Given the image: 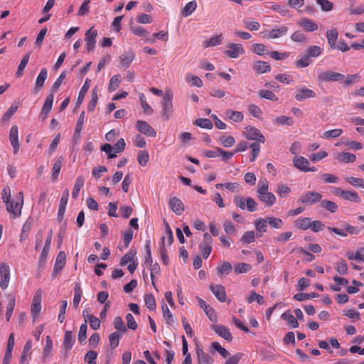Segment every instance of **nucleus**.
Segmentation results:
<instances>
[{
  "mask_svg": "<svg viewBox=\"0 0 364 364\" xmlns=\"http://www.w3.org/2000/svg\"><path fill=\"white\" fill-rule=\"evenodd\" d=\"M243 135L248 140L256 141L250 144L252 157L255 159L260 152L259 144L265 142V137L258 129L252 126L246 127Z\"/></svg>",
  "mask_w": 364,
  "mask_h": 364,
  "instance_id": "1",
  "label": "nucleus"
},
{
  "mask_svg": "<svg viewBox=\"0 0 364 364\" xmlns=\"http://www.w3.org/2000/svg\"><path fill=\"white\" fill-rule=\"evenodd\" d=\"M124 147L125 141L123 138H121L113 146L109 144H105L101 146V151L107 154L108 159H112L117 156V153L122 152Z\"/></svg>",
  "mask_w": 364,
  "mask_h": 364,
  "instance_id": "2",
  "label": "nucleus"
},
{
  "mask_svg": "<svg viewBox=\"0 0 364 364\" xmlns=\"http://www.w3.org/2000/svg\"><path fill=\"white\" fill-rule=\"evenodd\" d=\"M316 97L314 90L308 88L306 86H297L294 93V99L298 102H302L307 99H313Z\"/></svg>",
  "mask_w": 364,
  "mask_h": 364,
  "instance_id": "3",
  "label": "nucleus"
},
{
  "mask_svg": "<svg viewBox=\"0 0 364 364\" xmlns=\"http://www.w3.org/2000/svg\"><path fill=\"white\" fill-rule=\"evenodd\" d=\"M333 193L335 196L341 197L345 200L359 203L361 199L358 196V193L355 191H346L338 187H335L333 191Z\"/></svg>",
  "mask_w": 364,
  "mask_h": 364,
  "instance_id": "4",
  "label": "nucleus"
},
{
  "mask_svg": "<svg viewBox=\"0 0 364 364\" xmlns=\"http://www.w3.org/2000/svg\"><path fill=\"white\" fill-rule=\"evenodd\" d=\"M172 99H173V96L169 92H166L163 97L162 117L166 120H168L173 113Z\"/></svg>",
  "mask_w": 364,
  "mask_h": 364,
  "instance_id": "5",
  "label": "nucleus"
},
{
  "mask_svg": "<svg viewBox=\"0 0 364 364\" xmlns=\"http://www.w3.org/2000/svg\"><path fill=\"white\" fill-rule=\"evenodd\" d=\"M345 78V75L340 73H336L332 70H327L320 73L318 75V81L319 82H337L341 81Z\"/></svg>",
  "mask_w": 364,
  "mask_h": 364,
  "instance_id": "6",
  "label": "nucleus"
},
{
  "mask_svg": "<svg viewBox=\"0 0 364 364\" xmlns=\"http://www.w3.org/2000/svg\"><path fill=\"white\" fill-rule=\"evenodd\" d=\"M289 28L286 26H279L274 27L272 30L262 32L264 37L268 39H274L283 37L288 33Z\"/></svg>",
  "mask_w": 364,
  "mask_h": 364,
  "instance_id": "7",
  "label": "nucleus"
},
{
  "mask_svg": "<svg viewBox=\"0 0 364 364\" xmlns=\"http://www.w3.org/2000/svg\"><path fill=\"white\" fill-rule=\"evenodd\" d=\"M136 128L139 132L147 136L156 137V136L154 129L146 121L138 120L136 123Z\"/></svg>",
  "mask_w": 364,
  "mask_h": 364,
  "instance_id": "8",
  "label": "nucleus"
},
{
  "mask_svg": "<svg viewBox=\"0 0 364 364\" xmlns=\"http://www.w3.org/2000/svg\"><path fill=\"white\" fill-rule=\"evenodd\" d=\"M343 227L346 232H345L343 230L338 229L336 228L328 227L327 228L331 232H334L335 234L342 237L347 236V232L350 235H358L360 232L357 227L350 225L349 224H344Z\"/></svg>",
  "mask_w": 364,
  "mask_h": 364,
  "instance_id": "9",
  "label": "nucleus"
},
{
  "mask_svg": "<svg viewBox=\"0 0 364 364\" xmlns=\"http://www.w3.org/2000/svg\"><path fill=\"white\" fill-rule=\"evenodd\" d=\"M97 36V31L91 27L85 33L86 49L87 52L94 50L96 43V37Z\"/></svg>",
  "mask_w": 364,
  "mask_h": 364,
  "instance_id": "10",
  "label": "nucleus"
},
{
  "mask_svg": "<svg viewBox=\"0 0 364 364\" xmlns=\"http://www.w3.org/2000/svg\"><path fill=\"white\" fill-rule=\"evenodd\" d=\"M41 291L40 289L37 290L36 294L32 300L31 304V316L33 320L38 317L41 310Z\"/></svg>",
  "mask_w": 364,
  "mask_h": 364,
  "instance_id": "11",
  "label": "nucleus"
},
{
  "mask_svg": "<svg viewBox=\"0 0 364 364\" xmlns=\"http://www.w3.org/2000/svg\"><path fill=\"white\" fill-rule=\"evenodd\" d=\"M75 341V340L73 336L72 332L70 331H66L65 332L62 345V350L63 351L65 358L68 356V352L72 349Z\"/></svg>",
  "mask_w": 364,
  "mask_h": 364,
  "instance_id": "12",
  "label": "nucleus"
},
{
  "mask_svg": "<svg viewBox=\"0 0 364 364\" xmlns=\"http://www.w3.org/2000/svg\"><path fill=\"white\" fill-rule=\"evenodd\" d=\"M0 287L2 289H6L9 282L10 269L9 265L5 263L0 264Z\"/></svg>",
  "mask_w": 364,
  "mask_h": 364,
  "instance_id": "13",
  "label": "nucleus"
},
{
  "mask_svg": "<svg viewBox=\"0 0 364 364\" xmlns=\"http://www.w3.org/2000/svg\"><path fill=\"white\" fill-rule=\"evenodd\" d=\"M19 199L21 200L20 202H15L12 200L11 203H8L6 205V210L8 212L12 213L14 215V217H18L21 215V210L23 205V195L22 192H19Z\"/></svg>",
  "mask_w": 364,
  "mask_h": 364,
  "instance_id": "14",
  "label": "nucleus"
},
{
  "mask_svg": "<svg viewBox=\"0 0 364 364\" xmlns=\"http://www.w3.org/2000/svg\"><path fill=\"white\" fill-rule=\"evenodd\" d=\"M197 300L200 307L205 311L208 318L211 321L217 322L218 319L215 310L201 298L197 297Z\"/></svg>",
  "mask_w": 364,
  "mask_h": 364,
  "instance_id": "15",
  "label": "nucleus"
},
{
  "mask_svg": "<svg viewBox=\"0 0 364 364\" xmlns=\"http://www.w3.org/2000/svg\"><path fill=\"white\" fill-rule=\"evenodd\" d=\"M211 329L214 331L218 336L223 338L228 341H232V334L226 326L223 325H215L213 324L211 326Z\"/></svg>",
  "mask_w": 364,
  "mask_h": 364,
  "instance_id": "16",
  "label": "nucleus"
},
{
  "mask_svg": "<svg viewBox=\"0 0 364 364\" xmlns=\"http://www.w3.org/2000/svg\"><path fill=\"white\" fill-rule=\"evenodd\" d=\"M228 48L229 49L226 50L225 53L230 58H237L240 54L245 53V50L240 43H230Z\"/></svg>",
  "mask_w": 364,
  "mask_h": 364,
  "instance_id": "17",
  "label": "nucleus"
},
{
  "mask_svg": "<svg viewBox=\"0 0 364 364\" xmlns=\"http://www.w3.org/2000/svg\"><path fill=\"white\" fill-rule=\"evenodd\" d=\"M322 195L316 191L308 192L301 196L300 201L302 203H310L313 204L316 202L321 201Z\"/></svg>",
  "mask_w": 364,
  "mask_h": 364,
  "instance_id": "18",
  "label": "nucleus"
},
{
  "mask_svg": "<svg viewBox=\"0 0 364 364\" xmlns=\"http://www.w3.org/2000/svg\"><path fill=\"white\" fill-rule=\"evenodd\" d=\"M68 197H69V191H68V189H65L64 191L63 192V194H62V196L60 198L58 212V220L60 222L62 221V220L63 218V216H64V214L65 212L66 205H67L68 200Z\"/></svg>",
  "mask_w": 364,
  "mask_h": 364,
  "instance_id": "19",
  "label": "nucleus"
},
{
  "mask_svg": "<svg viewBox=\"0 0 364 364\" xmlns=\"http://www.w3.org/2000/svg\"><path fill=\"white\" fill-rule=\"evenodd\" d=\"M210 290L216 296L220 302H225L227 299L225 287L221 284H212L210 286Z\"/></svg>",
  "mask_w": 364,
  "mask_h": 364,
  "instance_id": "20",
  "label": "nucleus"
},
{
  "mask_svg": "<svg viewBox=\"0 0 364 364\" xmlns=\"http://www.w3.org/2000/svg\"><path fill=\"white\" fill-rule=\"evenodd\" d=\"M54 100V95L53 93H50L47 95L45 102L42 107L40 116L43 118V119H46L48 117V113L52 109L53 103Z\"/></svg>",
  "mask_w": 364,
  "mask_h": 364,
  "instance_id": "21",
  "label": "nucleus"
},
{
  "mask_svg": "<svg viewBox=\"0 0 364 364\" xmlns=\"http://www.w3.org/2000/svg\"><path fill=\"white\" fill-rule=\"evenodd\" d=\"M298 25L306 32H313L318 29L317 24L309 18H302L298 22Z\"/></svg>",
  "mask_w": 364,
  "mask_h": 364,
  "instance_id": "22",
  "label": "nucleus"
},
{
  "mask_svg": "<svg viewBox=\"0 0 364 364\" xmlns=\"http://www.w3.org/2000/svg\"><path fill=\"white\" fill-rule=\"evenodd\" d=\"M9 139L11 146L14 149V152H16L19 149V141H18V131L16 125H13L10 129Z\"/></svg>",
  "mask_w": 364,
  "mask_h": 364,
  "instance_id": "23",
  "label": "nucleus"
},
{
  "mask_svg": "<svg viewBox=\"0 0 364 364\" xmlns=\"http://www.w3.org/2000/svg\"><path fill=\"white\" fill-rule=\"evenodd\" d=\"M171 209L177 215H180L184 210V205L177 197H173L168 202Z\"/></svg>",
  "mask_w": 364,
  "mask_h": 364,
  "instance_id": "24",
  "label": "nucleus"
},
{
  "mask_svg": "<svg viewBox=\"0 0 364 364\" xmlns=\"http://www.w3.org/2000/svg\"><path fill=\"white\" fill-rule=\"evenodd\" d=\"M134 58L135 55L133 51H129L122 54L121 56H119V63L121 67L123 68H127L132 63Z\"/></svg>",
  "mask_w": 364,
  "mask_h": 364,
  "instance_id": "25",
  "label": "nucleus"
},
{
  "mask_svg": "<svg viewBox=\"0 0 364 364\" xmlns=\"http://www.w3.org/2000/svg\"><path fill=\"white\" fill-rule=\"evenodd\" d=\"M196 353L198 364H212L214 362V359L203 349L198 348Z\"/></svg>",
  "mask_w": 364,
  "mask_h": 364,
  "instance_id": "26",
  "label": "nucleus"
},
{
  "mask_svg": "<svg viewBox=\"0 0 364 364\" xmlns=\"http://www.w3.org/2000/svg\"><path fill=\"white\" fill-rule=\"evenodd\" d=\"M32 342L31 340L26 341L20 358V364H28L27 358L31 354Z\"/></svg>",
  "mask_w": 364,
  "mask_h": 364,
  "instance_id": "27",
  "label": "nucleus"
},
{
  "mask_svg": "<svg viewBox=\"0 0 364 364\" xmlns=\"http://www.w3.org/2000/svg\"><path fill=\"white\" fill-rule=\"evenodd\" d=\"M293 163L296 168L304 172L317 171L316 167L309 166V161H293Z\"/></svg>",
  "mask_w": 364,
  "mask_h": 364,
  "instance_id": "28",
  "label": "nucleus"
},
{
  "mask_svg": "<svg viewBox=\"0 0 364 364\" xmlns=\"http://www.w3.org/2000/svg\"><path fill=\"white\" fill-rule=\"evenodd\" d=\"M338 33L336 28L328 30L326 31V37L328 43L333 49L336 48V40L338 38Z\"/></svg>",
  "mask_w": 364,
  "mask_h": 364,
  "instance_id": "29",
  "label": "nucleus"
},
{
  "mask_svg": "<svg viewBox=\"0 0 364 364\" xmlns=\"http://www.w3.org/2000/svg\"><path fill=\"white\" fill-rule=\"evenodd\" d=\"M47 77H48L47 69L43 68L41 70V71L36 80L35 85H36V89L37 90L41 89L43 87L44 82H45Z\"/></svg>",
  "mask_w": 364,
  "mask_h": 364,
  "instance_id": "30",
  "label": "nucleus"
},
{
  "mask_svg": "<svg viewBox=\"0 0 364 364\" xmlns=\"http://www.w3.org/2000/svg\"><path fill=\"white\" fill-rule=\"evenodd\" d=\"M253 69L259 73H264L271 70V66L267 62L259 60L255 63Z\"/></svg>",
  "mask_w": 364,
  "mask_h": 364,
  "instance_id": "31",
  "label": "nucleus"
},
{
  "mask_svg": "<svg viewBox=\"0 0 364 364\" xmlns=\"http://www.w3.org/2000/svg\"><path fill=\"white\" fill-rule=\"evenodd\" d=\"M281 318L283 320L287 321L292 328H296L299 326L297 319L291 314L290 310L284 312L282 314Z\"/></svg>",
  "mask_w": 364,
  "mask_h": 364,
  "instance_id": "32",
  "label": "nucleus"
},
{
  "mask_svg": "<svg viewBox=\"0 0 364 364\" xmlns=\"http://www.w3.org/2000/svg\"><path fill=\"white\" fill-rule=\"evenodd\" d=\"M6 296L9 299V303L6 306V321H9L15 307V296L11 294H7Z\"/></svg>",
  "mask_w": 364,
  "mask_h": 364,
  "instance_id": "33",
  "label": "nucleus"
},
{
  "mask_svg": "<svg viewBox=\"0 0 364 364\" xmlns=\"http://www.w3.org/2000/svg\"><path fill=\"white\" fill-rule=\"evenodd\" d=\"M122 336V333L118 331L113 332L109 336V345L112 349H114L119 346Z\"/></svg>",
  "mask_w": 364,
  "mask_h": 364,
  "instance_id": "34",
  "label": "nucleus"
},
{
  "mask_svg": "<svg viewBox=\"0 0 364 364\" xmlns=\"http://www.w3.org/2000/svg\"><path fill=\"white\" fill-rule=\"evenodd\" d=\"M139 98L140 104L143 109L144 112L146 114H153L154 109L147 103L145 95L143 93H139Z\"/></svg>",
  "mask_w": 364,
  "mask_h": 364,
  "instance_id": "35",
  "label": "nucleus"
},
{
  "mask_svg": "<svg viewBox=\"0 0 364 364\" xmlns=\"http://www.w3.org/2000/svg\"><path fill=\"white\" fill-rule=\"evenodd\" d=\"M197 8V2L196 1L193 0L188 4H186V6L183 7V9L181 11V14L187 17L190 16Z\"/></svg>",
  "mask_w": 364,
  "mask_h": 364,
  "instance_id": "36",
  "label": "nucleus"
},
{
  "mask_svg": "<svg viewBox=\"0 0 364 364\" xmlns=\"http://www.w3.org/2000/svg\"><path fill=\"white\" fill-rule=\"evenodd\" d=\"M84 122H85V112H82L77 119V121L76 127H75L74 134H73L74 137L80 136V133L83 129Z\"/></svg>",
  "mask_w": 364,
  "mask_h": 364,
  "instance_id": "37",
  "label": "nucleus"
},
{
  "mask_svg": "<svg viewBox=\"0 0 364 364\" xmlns=\"http://www.w3.org/2000/svg\"><path fill=\"white\" fill-rule=\"evenodd\" d=\"M259 199L265 203L268 206H272L276 202L275 196L270 192L266 193L264 195L258 196Z\"/></svg>",
  "mask_w": 364,
  "mask_h": 364,
  "instance_id": "38",
  "label": "nucleus"
},
{
  "mask_svg": "<svg viewBox=\"0 0 364 364\" xmlns=\"http://www.w3.org/2000/svg\"><path fill=\"white\" fill-rule=\"evenodd\" d=\"M342 129H334L325 132L321 137L325 139H331L340 136L343 134Z\"/></svg>",
  "mask_w": 364,
  "mask_h": 364,
  "instance_id": "39",
  "label": "nucleus"
},
{
  "mask_svg": "<svg viewBox=\"0 0 364 364\" xmlns=\"http://www.w3.org/2000/svg\"><path fill=\"white\" fill-rule=\"evenodd\" d=\"M84 181L85 179L83 176H80L77 178L72 192V197L73 198H77L78 197L79 192L80 191V188L83 186Z\"/></svg>",
  "mask_w": 364,
  "mask_h": 364,
  "instance_id": "40",
  "label": "nucleus"
},
{
  "mask_svg": "<svg viewBox=\"0 0 364 364\" xmlns=\"http://www.w3.org/2000/svg\"><path fill=\"white\" fill-rule=\"evenodd\" d=\"M323 49L318 46H310L307 50L306 55L309 58H317L322 53Z\"/></svg>",
  "mask_w": 364,
  "mask_h": 364,
  "instance_id": "41",
  "label": "nucleus"
},
{
  "mask_svg": "<svg viewBox=\"0 0 364 364\" xmlns=\"http://www.w3.org/2000/svg\"><path fill=\"white\" fill-rule=\"evenodd\" d=\"M226 114L228 115L230 119L232 120L235 122H240L243 120L244 118L243 114L239 111L228 109L226 111Z\"/></svg>",
  "mask_w": 364,
  "mask_h": 364,
  "instance_id": "42",
  "label": "nucleus"
},
{
  "mask_svg": "<svg viewBox=\"0 0 364 364\" xmlns=\"http://www.w3.org/2000/svg\"><path fill=\"white\" fill-rule=\"evenodd\" d=\"M318 296H319V294L316 292H311L310 294L301 292V293H298V294H295L293 296V299L296 301H302L306 299H314V298H317Z\"/></svg>",
  "mask_w": 364,
  "mask_h": 364,
  "instance_id": "43",
  "label": "nucleus"
},
{
  "mask_svg": "<svg viewBox=\"0 0 364 364\" xmlns=\"http://www.w3.org/2000/svg\"><path fill=\"white\" fill-rule=\"evenodd\" d=\"M66 263V255L63 251H60L56 257L54 267L63 269Z\"/></svg>",
  "mask_w": 364,
  "mask_h": 364,
  "instance_id": "44",
  "label": "nucleus"
},
{
  "mask_svg": "<svg viewBox=\"0 0 364 364\" xmlns=\"http://www.w3.org/2000/svg\"><path fill=\"white\" fill-rule=\"evenodd\" d=\"M90 82H91V80L90 79L87 78L85 80L84 85L82 87V88L80 89L79 94H78V97H77V103L78 104H81L82 102L83 101V99L90 88Z\"/></svg>",
  "mask_w": 364,
  "mask_h": 364,
  "instance_id": "45",
  "label": "nucleus"
},
{
  "mask_svg": "<svg viewBox=\"0 0 364 364\" xmlns=\"http://www.w3.org/2000/svg\"><path fill=\"white\" fill-rule=\"evenodd\" d=\"M30 54H31L30 53L25 54L23 55V58L21 59L20 64L18 65L16 73L17 77H20L22 75L23 70L28 63V60L30 58Z\"/></svg>",
  "mask_w": 364,
  "mask_h": 364,
  "instance_id": "46",
  "label": "nucleus"
},
{
  "mask_svg": "<svg viewBox=\"0 0 364 364\" xmlns=\"http://www.w3.org/2000/svg\"><path fill=\"white\" fill-rule=\"evenodd\" d=\"M311 220L309 218H299L295 222V226L300 230H307L310 228Z\"/></svg>",
  "mask_w": 364,
  "mask_h": 364,
  "instance_id": "47",
  "label": "nucleus"
},
{
  "mask_svg": "<svg viewBox=\"0 0 364 364\" xmlns=\"http://www.w3.org/2000/svg\"><path fill=\"white\" fill-rule=\"evenodd\" d=\"M161 308L163 311V316L166 321V323L168 324L169 326H173L174 323V319L167 305L166 304H164Z\"/></svg>",
  "mask_w": 364,
  "mask_h": 364,
  "instance_id": "48",
  "label": "nucleus"
},
{
  "mask_svg": "<svg viewBox=\"0 0 364 364\" xmlns=\"http://www.w3.org/2000/svg\"><path fill=\"white\" fill-rule=\"evenodd\" d=\"M320 205L321 208H323L333 213H336L338 210L337 204L333 201L328 200H321Z\"/></svg>",
  "mask_w": 364,
  "mask_h": 364,
  "instance_id": "49",
  "label": "nucleus"
},
{
  "mask_svg": "<svg viewBox=\"0 0 364 364\" xmlns=\"http://www.w3.org/2000/svg\"><path fill=\"white\" fill-rule=\"evenodd\" d=\"M223 35H215L213 36L208 41H205L204 42L205 47H209V46H215L218 45H220L223 41Z\"/></svg>",
  "mask_w": 364,
  "mask_h": 364,
  "instance_id": "50",
  "label": "nucleus"
},
{
  "mask_svg": "<svg viewBox=\"0 0 364 364\" xmlns=\"http://www.w3.org/2000/svg\"><path fill=\"white\" fill-rule=\"evenodd\" d=\"M218 141L225 147H231L235 143V139L232 136L223 135L219 138Z\"/></svg>",
  "mask_w": 364,
  "mask_h": 364,
  "instance_id": "51",
  "label": "nucleus"
},
{
  "mask_svg": "<svg viewBox=\"0 0 364 364\" xmlns=\"http://www.w3.org/2000/svg\"><path fill=\"white\" fill-rule=\"evenodd\" d=\"M255 229L257 231L260 232H266L267 228V219H264L260 218L256 220L254 223Z\"/></svg>",
  "mask_w": 364,
  "mask_h": 364,
  "instance_id": "52",
  "label": "nucleus"
},
{
  "mask_svg": "<svg viewBox=\"0 0 364 364\" xmlns=\"http://www.w3.org/2000/svg\"><path fill=\"white\" fill-rule=\"evenodd\" d=\"M121 82V75L117 74L112 76L109 83V91H115L118 87Z\"/></svg>",
  "mask_w": 364,
  "mask_h": 364,
  "instance_id": "53",
  "label": "nucleus"
},
{
  "mask_svg": "<svg viewBox=\"0 0 364 364\" xmlns=\"http://www.w3.org/2000/svg\"><path fill=\"white\" fill-rule=\"evenodd\" d=\"M252 51L259 55L269 54V51L267 50L266 46L262 43L253 44L252 47Z\"/></svg>",
  "mask_w": 364,
  "mask_h": 364,
  "instance_id": "54",
  "label": "nucleus"
},
{
  "mask_svg": "<svg viewBox=\"0 0 364 364\" xmlns=\"http://www.w3.org/2000/svg\"><path fill=\"white\" fill-rule=\"evenodd\" d=\"M62 168V163L61 161H56L52 168V175H51V181L53 182H55L59 176L60 169Z\"/></svg>",
  "mask_w": 364,
  "mask_h": 364,
  "instance_id": "55",
  "label": "nucleus"
},
{
  "mask_svg": "<svg viewBox=\"0 0 364 364\" xmlns=\"http://www.w3.org/2000/svg\"><path fill=\"white\" fill-rule=\"evenodd\" d=\"M291 39L296 43H306L307 41L306 35L301 31L294 32L291 36Z\"/></svg>",
  "mask_w": 364,
  "mask_h": 364,
  "instance_id": "56",
  "label": "nucleus"
},
{
  "mask_svg": "<svg viewBox=\"0 0 364 364\" xmlns=\"http://www.w3.org/2000/svg\"><path fill=\"white\" fill-rule=\"evenodd\" d=\"M266 219L267 220V223L273 228L280 229L284 225L283 221L278 218L268 217Z\"/></svg>",
  "mask_w": 364,
  "mask_h": 364,
  "instance_id": "57",
  "label": "nucleus"
},
{
  "mask_svg": "<svg viewBox=\"0 0 364 364\" xmlns=\"http://www.w3.org/2000/svg\"><path fill=\"white\" fill-rule=\"evenodd\" d=\"M194 124L201 128L210 129L213 128V123L209 119L200 118L195 121Z\"/></svg>",
  "mask_w": 364,
  "mask_h": 364,
  "instance_id": "58",
  "label": "nucleus"
},
{
  "mask_svg": "<svg viewBox=\"0 0 364 364\" xmlns=\"http://www.w3.org/2000/svg\"><path fill=\"white\" fill-rule=\"evenodd\" d=\"M252 269V266L247 263H237L235 265L234 270L236 274L245 273Z\"/></svg>",
  "mask_w": 364,
  "mask_h": 364,
  "instance_id": "59",
  "label": "nucleus"
},
{
  "mask_svg": "<svg viewBox=\"0 0 364 364\" xmlns=\"http://www.w3.org/2000/svg\"><path fill=\"white\" fill-rule=\"evenodd\" d=\"M146 306L151 311L155 310L156 308V300L153 294H146L144 296Z\"/></svg>",
  "mask_w": 364,
  "mask_h": 364,
  "instance_id": "60",
  "label": "nucleus"
},
{
  "mask_svg": "<svg viewBox=\"0 0 364 364\" xmlns=\"http://www.w3.org/2000/svg\"><path fill=\"white\" fill-rule=\"evenodd\" d=\"M211 348L214 350L218 351L220 355L225 358L230 355V353L224 348H223L218 342H213L211 343Z\"/></svg>",
  "mask_w": 364,
  "mask_h": 364,
  "instance_id": "61",
  "label": "nucleus"
},
{
  "mask_svg": "<svg viewBox=\"0 0 364 364\" xmlns=\"http://www.w3.org/2000/svg\"><path fill=\"white\" fill-rule=\"evenodd\" d=\"M114 327L117 330L118 332L124 333L127 331V328L124 326V321L120 316H116L113 321Z\"/></svg>",
  "mask_w": 364,
  "mask_h": 364,
  "instance_id": "62",
  "label": "nucleus"
},
{
  "mask_svg": "<svg viewBox=\"0 0 364 364\" xmlns=\"http://www.w3.org/2000/svg\"><path fill=\"white\" fill-rule=\"evenodd\" d=\"M186 80L187 82H191V86H196L198 87H201L203 86V82L198 76L188 74L186 76Z\"/></svg>",
  "mask_w": 364,
  "mask_h": 364,
  "instance_id": "63",
  "label": "nucleus"
},
{
  "mask_svg": "<svg viewBox=\"0 0 364 364\" xmlns=\"http://www.w3.org/2000/svg\"><path fill=\"white\" fill-rule=\"evenodd\" d=\"M255 235L254 231H247L242 236L240 241L243 244H250L255 241Z\"/></svg>",
  "mask_w": 364,
  "mask_h": 364,
  "instance_id": "64",
  "label": "nucleus"
}]
</instances>
